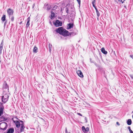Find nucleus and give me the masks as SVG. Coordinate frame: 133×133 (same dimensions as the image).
<instances>
[{"label": "nucleus", "instance_id": "40", "mask_svg": "<svg viewBox=\"0 0 133 133\" xmlns=\"http://www.w3.org/2000/svg\"><path fill=\"white\" fill-rule=\"evenodd\" d=\"M65 133H68V131H67V129H66V128L65 129Z\"/></svg>", "mask_w": 133, "mask_h": 133}, {"label": "nucleus", "instance_id": "28", "mask_svg": "<svg viewBox=\"0 0 133 133\" xmlns=\"http://www.w3.org/2000/svg\"><path fill=\"white\" fill-rule=\"evenodd\" d=\"M119 1H120L122 3H123L124 2V0H118Z\"/></svg>", "mask_w": 133, "mask_h": 133}, {"label": "nucleus", "instance_id": "15", "mask_svg": "<svg viewBox=\"0 0 133 133\" xmlns=\"http://www.w3.org/2000/svg\"><path fill=\"white\" fill-rule=\"evenodd\" d=\"M37 48L36 46H35L33 50V51L34 52L36 53L37 52Z\"/></svg>", "mask_w": 133, "mask_h": 133}, {"label": "nucleus", "instance_id": "1", "mask_svg": "<svg viewBox=\"0 0 133 133\" xmlns=\"http://www.w3.org/2000/svg\"><path fill=\"white\" fill-rule=\"evenodd\" d=\"M56 32L64 37L70 35L71 33H69L68 31L62 27L58 28L56 30Z\"/></svg>", "mask_w": 133, "mask_h": 133}, {"label": "nucleus", "instance_id": "27", "mask_svg": "<svg viewBox=\"0 0 133 133\" xmlns=\"http://www.w3.org/2000/svg\"><path fill=\"white\" fill-rule=\"evenodd\" d=\"M11 21H13L14 20V17L13 16H12L11 18Z\"/></svg>", "mask_w": 133, "mask_h": 133}, {"label": "nucleus", "instance_id": "48", "mask_svg": "<svg viewBox=\"0 0 133 133\" xmlns=\"http://www.w3.org/2000/svg\"><path fill=\"white\" fill-rule=\"evenodd\" d=\"M125 1V0H124V1Z\"/></svg>", "mask_w": 133, "mask_h": 133}, {"label": "nucleus", "instance_id": "44", "mask_svg": "<svg viewBox=\"0 0 133 133\" xmlns=\"http://www.w3.org/2000/svg\"><path fill=\"white\" fill-rule=\"evenodd\" d=\"M97 19H98V17L97 18Z\"/></svg>", "mask_w": 133, "mask_h": 133}, {"label": "nucleus", "instance_id": "45", "mask_svg": "<svg viewBox=\"0 0 133 133\" xmlns=\"http://www.w3.org/2000/svg\"><path fill=\"white\" fill-rule=\"evenodd\" d=\"M21 23H22V22H20V24H21Z\"/></svg>", "mask_w": 133, "mask_h": 133}, {"label": "nucleus", "instance_id": "32", "mask_svg": "<svg viewBox=\"0 0 133 133\" xmlns=\"http://www.w3.org/2000/svg\"><path fill=\"white\" fill-rule=\"evenodd\" d=\"M128 128L129 129V131H130V130H131V129H130V127H129H129H128Z\"/></svg>", "mask_w": 133, "mask_h": 133}, {"label": "nucleus", "instance_id": "31", "mask_svg": "<svg viewBox=\"0 0 133 133\" xmlns=\"http://www.w3.org/2000/svg\"><path fill=\"white\" fill-rule=\"evenodd\" d=\"M130 77L132 79H133V75H130Z\"/></svg>", "mask_w": 133, "mask_h": 133}, {"label": "nucleus", "instance_id": "22", "mask_svg": "<svg viewBox=\"0 0 133 133\" xmlns=\"http://www.w3.org/2000/svg\"><path fill=\"white\" fill-rule=\"evenodd\" d=\"M29 21H27L26 24V26L27 27H28L29 26Z\"/></svg>", "mask_w": 133, "mask_h": 133}, {"label": "nucleus", "instance_id": "35", "mask_svg": "<svg viewBox=\"0 0 133 133\" xmlns=\"http://www.w3.org/2000/svg\"><path fill=\"white\" fill-rule=\"evenodd\" d=\"M84 119H85V120L86 121L85 122H87V118L86 117H85Z\"/></svg>", "mask_w": 133, "mask_h": 133}, {"label": "nucleus", "instance_id": "14", "mask_svg": "<svg viewBox=\"0 0 133 133\" xmlns=\"http://www.w3.org/2000/svg\"><path fill=\"white\" fill-rule=\"evenodd\" d=\"M127 124L129 125H130L131 124L132 121L131 119H128L127 122Z\"/></svg>", "mask_w": 133, "mask_h": 133}, {"label": "nucleus", "instance_id": "34", "mask_svg": "<svg viewBox=\"0 0 133 133\" xmlns=\"http://www.w3.org/2000/svg\"><path fill=\"white\" fill-rule=\"evenodd\" d=\"M77 114L79 116H82V115L80 113H77Z\"/></svg>", "mask_w": 133, "mask_h": 133}, {"label": "nucleus", "instance_id": "26", "mask_svg": "<svg viewBox=\"0 0 133 133\" xmlns=\"http://www.w3.org/2000/svg\"><path fill=\"white\" fill-rule=\"evenodd\" d=\"M96 2V0H93V1L92 2V4H95Z\"/></svg>", "mask_w": 133, "mask_h": 133}, {"label": "nucleus", "instance_id": "33", "mask_svg": "<svg viewBox=\"0 0 133 133\" xmlns=\"http://www.w3.org/2000/svg\"><path fill=\"white\" fill-rule=\"evenodd\" d=\"M30 17H29L27 19L28 21H29L30 22Z\"/></svg>", "mask_w": 133, "mask_h": 133}, {"label": "nucleus", "instance_id": "10", "mask_svg": "<svg viewBox=\"0 0 133 133\" xmlns=\"http://www.w3.org/2000/svg\"><path fill=\"white\" fill-rule=\"evenodd\" d=\"M73 24L72 23H70L68 24L67 26V29H70L71 28H73Z\"/></svg>", "mask_w": 133, "mask_h": 133}, {"label": "nucleus", "instance_id": "20", "mask_svg": "<svg viewBox=\"0 0 133 133\" xmlns=\"http://www.w3.org/2000/svg\"><path fill=\"white\" fill-rule=\"evenodd\" d=\"M5 15H3L2 17L1 20L3 21H4L5 20Z\"/></svg>", "mask_w": 133, "mask_h": 133}, {"label": "nucleus", "instance_id": "13", "mask_svg": "<svg viewBox=\"0 0 133 133\" xmlns=\"http://www.w3.org/2000/svg\"><path fill=\"white\" fill-rule=\"evenodd\" d=\"M101 51L102 53L104 54H107V51H105L104 48H102L101 49Z\"/></svg>", "mask_w": 133, "mask_h": 133}, {"label": "nucleus", "instance_id": "49", "mask_svg": "<svg viewBox=\"0 0 133 133\" xmlns=\"http://www.w3.org/2000/svg\"><path fill=\"white\" fill-rule=\"evenodd\" d=\"M69 133H70V132H69Z\"/></svg>", "mask_w": 133, "mask_h": 133}, {"label": "nucleus", "instance_id": "23", "mask_svg": "<svg viewBox=\"0 0 133 133\" xmlns=\"http://www.w3.org/2000/svg\"><path fill=\"white\" fill-rule=\"evenodd\" d=\"M82 130H83V131H84V132H85V127H84V126H83L82 127Z\"/></svg>", "mask_w": 133, "mask_h": 133}, {"label": "nucleus", "instance_id": "17", "mask_svg": "<svg viewBox=\"0 0 133 133\" xmlns=\"http://www.w3.org/2000/svg\"><path fill=\"white\" fill-rule=\"evenodd\" d=\"M95 9L96 10V12L97 14V16H98V17H99L100 16V14L99 12V11L97 10V9L96 8H95Z\"/></svg>", "mask_w": 133, "mask_h": 133}, {"label": "nucleus", "instance_id": "24", "mask_svg": "<svg viewBox=\"0 0 133 133\" xmlns=\"http://www.w3.org/2000/svg\"><path fill=\"white\" fill-rule=\"evenodd\" d=\"M85 132H87L89 130V128L88 127H87L85 128Z\"/></svg>", "mask_w": 133, "mask_h": 133}, {"label": "nucleus", "instance_id": "11", "mask_svg": "<svg viewBox=\"0 0 133 133\" xmlns=\"http://www.w3.org/2000/svg\"><path fill=\"white\" fill-rule=\"evenodd\" d=\"M4 108V107L3 105L0 107V117L1 115L3 114V110Z\"/></svg>", "mask_w": 133, "mask_h": 133}, {"label": "nucleus", "instance_id": "36", "mask_svg": "<svg viewBox=\"0 0 133 133\" xmlns=\"http://www.w3.org/2000/svg\"><path fill=\"white\" fill-rule=\"evenodd\" d=\"M92 5H93V6L95 8H95H96V6L95 5V4H92Z\"/></svg>", "mask_w": 133, "mask_h": 133}, {"label": "nucleus", "instance_id": "16", "mask_svg": "<svg viewBox=\"0 0 133 133\" xmlns=\"http://www.w3.org/2000/svg\"><path fill=\"white\" fill-rule=\"evenodd\" d=\"M8 99L7 98H4L3 99L1 98V99L2 100V102L4 103H5L8 101Z\"/></svg>", "mask_w": 133, "mask_h": 133}, {"label": "nucleus", "instance_id": "30", "mask_svg": "<svg viewBox=\"0 0 133 133\" xmlns=\"http://www.w3.org/2000/svg\"><path fill=\"white\" fill-rule=\"evenodd\" d=\"M78 3V4L80 5V0H77Z\"/></svg>", "mask_w": 133, "mask_h": 133}, {"label": "nucleus", "instance_id": "18", "mask_svg": "<svg viewBox=\"0 0 133 133\" xmlns=\"http://www.w3.org/2000/svg\"><path fill=\"white\" fill-rule=\"evenodd\" d=\"M9 96L5 94V95H3L2 96V99H3L4 98H7L8 99Z\"/></svg>", "mask_w": 133, "mask_h": 133}, {"label": "nucleus", "instance_id": "21", "mask_svg": "<svg viewBox=\"0 0 133 133\" xmlns=\"http://www.w3.org/2000/svg\"><path fill=\"white\" fill-rule=\"evenodd\" d=\"M55 14L54 12H52L51 14V19H53V18L54 17H55Z\"/></svg>", "mask_w": 133, "mask_h": 133}, {"label": "nucleus", "instance_id": "29", "mask_svg": "<svg viewBox=\"0 0 133 133\" xmlns=\"http://www.w3.org/2000/svg\"><path fill=\"white\" fill-rule=\"evenodd\" d=\"M68 11H69L68 9L67 8H66V12L67 13H68Z\"/></svg>", "mask_w": 133, "mask_h": 133}, {"label": "nucleus", "instance_id": "12", "mask_svg": "<svg viewBox=\"0 0 133 133\" xmlns=\"http://www.w3.org/2000/svg\"><path fill=\"white\" fill-rule=\"evenodd\" d=\"M3 46V42L2 41L0 45V54L2 53V50Z\"/></svg>", "mask_w": 133, "mask_h": 133}, {"label": "nucleus", "instance_id": "7", "mask_svg": "<svg viewBox=\"0 0 133 133\" xmlns=\"http://www.w3.org/2000/svg\"><path fill=\"white\" fill-rule=\"evenodd\" d=\"M76 72L77 75L81 77H83V75L82 71L80 70H78Z\"/></svg>", "mask_w": 133, "mask_h": 133}, {"label": "nucleus", "instance_id": "4", "mask_svg": "<svg viewBox=\"0 0 133 133\" xmlns=\"http://www.w3.org/2000/svg\"><path fill=\"white\" fill-rule=\"evenodd\" d=\"M13 122L16 125V127L17 128H19L20 127L21 125V123L20 121H13Z\"/></svg>", "mask_w": 133, "mask_h": 133}, {"label": "nucleus", "instance_id": "39", "mask_svg": "<svg viewBox=\"0 0 133 133\" xmlns=\"http://www.w3.org/2000/svg\"><path fill=\"white\" fill-rule=\"evenodd\" d=\"M130 133H133V131L131 130H130V131H129Z\"/></svg>", "mask_w": 133, "mask_h": 133}, {"label": "nucleus", "instance_id": "9", "mask_svg": "<svg viewBox=\"0 0 133 133\" xmlns=\"http://www.w3.org/2000/svg\"><path fill=\"white\" fill-rule=\"evenodd\" d=\"M14 131V129L13 128H9L6 133H13Z\"/></svg>", "mask_w": 133, "mask_h": 133}, {"label": "nucleus", "instance_id": "6", "mask_svg": "<svg viewBox=\"0 0 133 133\" xmlns=\"http://www.w3.org/2000/svg\"><path fill=\"white\" fill-rule=\"evenodd\" d=\"M8 14V15L10 17V15H13L14 13V11L12 9L10 8L8 9L7 10Z\"/></svg>", "mask_w": 133, "mask_h": 133}, {"label": "nucleus", "instance_id": "42", "mask_svg": "<svg viewBox=\"0 0 133 133\" xmlns=\"http://www.w3.org/2000/svg\"><path fill=\"white\" fill-rule=\"evenodd\" d=\"M6 22H5L4 23V25L5 26V25L6 24Z\"/></svg>", "mask_w": 133, "mask_h": 133}, {"label": "nucleus", "instance_id": "43", "mask_svg": "<svg viewBox=\"0 0 133 133\" xmlns=\"http://www.w3.org/2000/svg\"><path fill=\"white\" fill-rule=\"evenodd\" d=\"M132 118L133 119V115H132Z\"/></svg>", "mask_w": 133, "mask_h": 133}, {"label": "nucleus", "instance_id": "37", "mask_svg": "<svg viewBox=\"0 0 133 133\" xmlns=\"http://www.w3.org/2000/svg\"><path fill=\"white\" fill-rule=\"evenodd\" d=\"M116 124L117 125H120V124L118 122H116Z\"/></svg>", "mask_w": 133, "mask_h": 133}, {"label": "nucleus", "instance_id": "41", "mask_svg": "<svg viewBox=\"0 0 133 133\" xmlns=\"http://www.w3.org/2000/svg\"><path fill=\"white\" fill-rule=\"evenodd\" d=\"M130 57L132 58H133V55H130Z\"/></svg>", "mask_w": 133, "mask_h": 133}, {"label": "nucleus", "instance_id": "47", "mask_svg": "<svg viewBox=\"0 0 133 133\" xmlns=\"http://www.w3.org/2000/svg\"><path fill=\"white\" fill-rule=\"evenodd\" d=\"M2 103H1V105H2Z\"/></svg>", "mask_w": 133, "mask_h": 133}, {"label": "nucleus", "instance_id": "38", "mask_svg": "<svg viewBox=\"0 0 133 133\" xmlns=\"http://www.w3.org/2000/svg\"><path fill=\"white\" fill-rule=\"evenodd\" d=\"M35 3H34L33 5H32V8H33L34 7H35Z\"/></svg>", "mask_w": 133, "mask_h": 133}, {"label": "nucleus", "instance_id": "19", "mask_svg": "<svg viewBox=\"0 0 133 133\" xmlns=\"http://www.w3.org/2000/svg\"><path fill=\"white\" fill-rule=\"evenodd\" d=\"M48 46H49V51L50 52H51V48L52 47V45L51 44H49Z\"/></svg>", "mask_w": 133, "mask_h": 133}, {"label": "nucleus", "instance_id": "8", "mask_svg": "<svg viewBox=\"0 0 133 133\" xmlns=\"http://www.w3.org/2000/svg\"><path fill=\"white\" fill-rule=\"evenodd\" d=\"M7 119V118L5 117L4 116H3L0 117V122L2 121H6Z\"/></svg>", "mask_w": 133, "mask_h": 133}, {"label": "nucleus", "instance_id": "25", "mask_svg": "<svg viewBox=\"0 0 133 133\" xmlns=\"http://www.w3.org/2000/svg\"><path fill=\"white\" fill-rule=\"evenodd\" d=\"M57 6L55 5L53 8L52 9L53 10H55L56 9H57Z\"/></svg>", "mask_w": 133, "mask_h": 133}, {"label": "nucleus", "instance_id": "2", "mask_svg": "<svg viewBox=\"0 0 133 133\" xmlns=\"http://www.w3.org/2000/svg\"><path fill=\"white\" fill-rule=\"evenodd\" d=\"M8 127V124L6 123L3 122L0 123V129L3 130H6Z\"/></svg>", "mask_w": 133, "mask_h": 133}, {"label": "nucleus", "instance_id": "5", "mask_svg": "<svg viewBox=\"0 0 133 133\" xmlns=\"http://www.w3.org/2000/svg\"><path fill=\"white\" fill-rule=\"evenodd\" d=\"M20 122L21 123V127L20 128V131L21 132L23 131L24 130V129L25 127L24 126V123L22 121L20 120Z\"/></svg>", "mask_w": 133, "mask_h": 133}, {"label": "nucleus", "instance_id": "3", "mask_svg": "<svg viewBox=\"0 0 133 133\" xmlns=\"http://www.w3.org/2000/svg\"><path fill=\"white\" fill-rule=\"evenodd\" d=\"M62 23L60 21L56 20L55 22L54 23V25L56 27L61 26Z\"/></svg>", "mask_w": 133, "mask_h": 133}, {"label": "nucleus", "instance_id": "46", "mask_svg": "<svg viewBox=\"0 0 133 133\" xmlns=\"http://www.w3.org/2000/svg\"><path fill=\"white\" fill-rule=\"evenodd\" d=\"M6 87H7V85H6Z\"/></svg>", "mask_w": 133, "mask_h": 133}]
</instances>
